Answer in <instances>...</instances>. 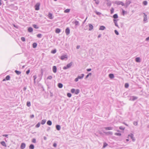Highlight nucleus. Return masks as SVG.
I'll return each mask as SVG.
<instances>
[{"label": "nucleus", "instance_id": "obj_1", "mask_svg": "<svg viewBox=\"0 0 149 149\" xmlns=\"http://www.w3.org/2000/svg\"><path fill=\"white\" fill-rule=\"evenodd\" d=\"M130 137V138L132 139L133 141H134L135 140L134 137V135L133 134H130L128 135V138H129Z\"/></svg>", "mask_w": 149, "mask_h": 149}, {"label": "nucleus", "instance_id": "obj_2", "mask_svg": "<svg viewBox=\"0 0 149 149\" xmlns=\"http://www.w3.org/2000/svg\"><path fill=\"white\" fill-rule=\"evenodd\" d=\"M40 3H37L35 6V10H39V7L40 6Z\"/></svg>", "mask_w": 149, "mask_h": 149}, {"label": "nucleus", "instance_id": "obj_3", "mask_svg": "<svg viewBox=\"0 0 149 149\" xmlns=\"http://www.w3.org/2000/svg\"><path fill=\"white\" fill-rule=\"evenodd\" d=\"M131 3V0H126L125 3L126 7H127Z\"/></svg>", "mask_w": 149, "mask_h": 149}, {"label": "nucleus", "instance_id": "obj_4", "mask_svg": "<svg viewBox=\"0 0 149 149\" xmlns=\"http://www.w3.org/2000/svg\"><path fill=\"white\" fill-rule=\"evenodd\" d=\"M115 3L117 5H121L123 6L124 5V3L121 1H116L115 2Z\"/></svg>", "mask_w": 149, "mask_h": 149}, {"label": "nucleus", "instance_id": "obj_5", "mask_svg": "<svg viewBox=\"0 0 149 149\" xmlns=\"http://www.w3.org/2000/svg\"><path fill=\"white\" fill-rule=\"evenodd\" d=\"M65 32L67 35H68L70 33V30L69 28H67L65 30Z\"/></svg>", "mask_w": 149, "mask_h": 149}, {"label": "nucleus", "instance_id": "obj_6", "mask_svg": "<svg viewBox=\"0 0 149 149\" xmlns=\"http://www.w3.org/2000/svg\"><path fill=\"white\" fill-rule=\"evenodd\" d=\"M26 147V144L24 143H22L20 146L21 149H24Z\"/></svg>", "mask_w": 149, "mask_h": 149}, {"label": "nucleus", "instance_id": "obj_7", "mask_svg": "<svg viewBox=\"0 0 149 149\" xmlns=\"http://www.w3.org/2000/svg\"><path fill=\"white\" fill-rule=\"evenodd\" d=\"M144 15L143 17V21L145 22L147 20V16L146 15L145 13H143Z\"/></svg>", "mask_w": 149, "mask_h": 149}, {"label": "nucleus", "instance_id": "obj_8", "mask_svg": "<svg viewBox=\"0 0 149 149\" xmlns=\"http://www.w3.org/2000/svg\"><path fill=\"white\" fill-rule=\"evenodd\" d=\"M57 71V68L55 66H54L53 67V72L55 73Z\"/></svg>", "mask_w": 149, "mask_h": 149}, {"label": "nucleus", "instance_id": "obj_9", "mask_svg": "<svg viewBox=\"0 0 149 149\" xmlns=\"http://www.w3.org/2000/svg\"><path fill=\"white\" fill-rule=\"evenodd\" d=\"M67 58V56L66 55H64L62 56L61 57V59L62 60H63L65 58Z\"/></svg>", "mask_w": 149, "mask_h": 149}, {"label": "nucleus", "instance_id": "obj_10", "mask_svg": "<svg viewBox=\"0 0 149 149\" xmlns=\"http://www.w3.org/2000/svg\"><path fill=\"white\" fill-rule=\"evenodd\" d=\"M104 133H105L106 135H112L113 134V132H104Z\"/></svg>", "mask_w": 149, "mask_h": 149}, {"label": "nucleus", "instance_id": "obj_11", "mask_svg": "<svg viewBox=\"0 0 149 149\" xmlns=\"http://www.w3.org/2000/svg\"><path fill=\"white\" fill-rule=\"evenodd\" d=\"M48 17L50 19H52L53 18L52 17V14L50 13H49Z\"/></svg>", "mask_w": 149, "mask_h": 149}, {"label": "nucleus", "instance_id": "obj_12", "mask_svg": "<svg viewBox=\"0 0 149 149\" xmlns=\"http://www.w3.org/2000/svg\"><path fill=\"white\" fill-rule=\"evenodd\" d=\"M81 76H78L77 77L79 79H83V78L84 77V74H81Z\"/></svg>", "mask_w": 149, "mask_h": 149}, {"label": "nucleus", "instance_id": "obj_13", "mask_svg": "<svg viewBox=\"0 0 149 149\" xmlns=\"http://www.w3.org/2000/svg\"><path fill=\"white\" fill-rule=\"evenodd\" d=\"M89 31H91L93 29V27L92 24H89Z\"/></svg>", "mask_w": 149, "mask_h": 149}, {"label": "nucleus", "instance_id": "obj_14", "mask_svg": "<svg viewBox=\"0 0 149 149\" xmlns=\"http://www.w3.org/2000/svg\"><path fill=\"white\" fill-rule=\"evenodd\" d=\"M104 128L107 130H111L113 129V127H105Z\"/></svg>", "mask_w": 149, "mask_h": 149}, {"label": "nucleus", "instance_id": "obj_15", "mask_svg": "<svg viewBox=\"0 0 149 149\" xmlns=\"http://www.w3.org/2000/svg\"><path fill=\"white\" fill-rule=\"evenodd\" d=\"M106 29V27L103 26H101L99 28V30H103Z\"/></svg>", "mask_w": 149, "mask_h": 149}, {"label": "nucleus", "instance_id": "obj_16", "mask_svg": "<svg viewBox=\"0 0 149 149\" xmlns=\"http://www.w3.org/2000/svg\"><path fill=\"white\" fill-rule=\"evenodd\" d=\"M113 22L114 23L115 25L116 26L118 27V28H119L118 25L117 23V20L116 19H113Z\"/></svg>", "mask_w": 149, "mask_h": 149}, {"label": "nucleus", "instance_id": "obj_17", "mask_svg": "<svg viewBox=\"0 0 149 149\" xmlns=\"http://www.w3.org/2000/svg\"><path fill=\"white\" fill-rule=\"evenodd\" d=\"M107 5L108 6H110L111 5V2L109 0H107Z\"/></svg>", "mask_w": 149, "mask_h": 149}, {"label": "nucleus", "instance_id": "obj_18", "mask_svg": "<svg viewBox=\"0 0 149 149\" xmlns=\"http://www.w3.org/2000/svg\"><path fill=\"white\" fill-rule=\"evenodd\" d=\"M135 61L136 62L138 63H139L141 62L140 59L139 57H137L135 58Z\"/></svg>", "mask_w": 149, "mask_h": 149}, {"label": "nucleus", "instance_id": "obj_19", "mask_svg": "<svg viewBox=\"0 0 149 149\" xmlns=\"http://www.w3.org/2000/svg\"><path fill=\"white\" fill-rule=\"evenodd\" d=\"M137 99V97L136 96H133L131 97V99L132 100L134 101Z\"/></svg>", "mask_w": 149, "mask_h": 149}, {"label": "nucleus", "instance_id": "obj_20", "mask_svg": "<svg viewBox=\"0 0 149 149\" xmlns=\"http://www.w3.org/2000/svg\"><path fill=\"white\" fill-rule=\"evenodd\" d=\"M58 86L59 88H61L63 86V85L61 83H59L58 84Z\"/></svg>", "mask_w": 149, "mask_h": 149}, {"label": "nucleus", "instance_id": "obj_21", "mask_svg": "<svg viewBox=\"0 0 149 149\" xmlns=\"http://www.w3.org/2000/svg\"><path fill=\"white\" fill-rule=\"evenodd\" d=\"M74 24L76 26H79V22L77 21H75L74 22Z\"/></svg>", "mask_w": 149, "mask_h": 149}, {"label": "nucleus", "instance_id": "obj_22", "mask_svg": "<svg viewBox=\"0 0 149 149\" xmlns=\"http://www.w3.org/2000/svg\"><path fill=\"white\" fill-rule=\"evenodd\" d=\"M72 62H71L70 63L68 64L67 65V67L68 68H70L72 65Z\"/></svg>", "mask_w": 149, "mask_h": 149}, {"label": "nucleus", "instance_id": "obj_23", "mask_svg": "<svg viewBox=\"0 0 149 149\" xmlns=\"http://www.w3.org/2000/svg\"><path fill=\"white\" fill-rule=\"evenodd\" d=\"M56 128L58 130H59L61 129V126L60 125H57L56 126Z\"/></svg>", "mask_w": 149, "mask_h": 149}, {"label": "nucleus", "instance_id": "obj_24", "mask_svg": "<svg viewBox=\"0 0 149 149\" xmlns=\"http://www.w3.org/2000/svg\"><path fill=\"white\" fill-rule=\"evenodd\" d=\"M109 77L111 79H113L114 77V75L112 74H109Z\"/></svg>", "mask_w": 149, "mask_h": 149}, {"label": "nucleus", "instance_id": "obj_25", "mask_svg": "<svg viewBox=\"0 0 149 149\" xmlns=\"http://www.w3.org/2000/svg\"><path fill=\"white\" fill-rule=\"evenodd\" d=\"M28 31L29 32H31L33 31V29L31 27H29L28 29Z\"/></svg>", "mask_w": 149, "mask_h": 149}, {"label": "nucleus", "instance_id": "obj_26", "mask_svg": "<svg viewBox=\"0 0 149 149\" xmlns=\"http://www.w3.org/2000/svg\"><path fill=\"white\" fill-rule=\"evenodd\" d=\"M29 148L30 149H34V146L33 144H31L29 146Z\"/></svg>", "mask_w": 149, "mask_h": 149}, {"label": "nucleus", "instance_id": "obj_27", "mask_svg": "<svg viewBox=\"0 0 149 149\" xmlns=\"http://www.w3.org/2000/svg\"><path fill=\"white\" fill-rule=\"evenodd\" d=\"M47 124L49 125H51L52 124V122L51 120H49L47 122Z\"/></svg>", "mask_w": 149, "mask_h": 149}, {"label": "nucleus", "instance_id": "obj_28", "mask_svg": "<svg viewBox=\"0 0 149 149\" xmlns=\"http://www.w3.org/2000/svg\"><path fill=\"white\" fill-rule=\"evenodd\" d=\"M1 144L3 146L6 147V145L4 141H2L1 142Z\"/></svg>", "mask_w": 149, "mask_h": 149}, {"label": "nucleus", "instance_id": "obj_29", "mask_svg": "<svg viewBox=\"0 0 149 149\" xmlns=\"http://www.w3.org/2000/svg\"><path fill=\"white\" fill-rule=\"evenodd\" d=\"M61 31V30L58 28H57L56 29L55 32L56 33H59Z\"/></svg>", "mask_w": 149, "mask_h": 149}, {"label": "nucleus", "instance_id": "obj_30", "mask_svg": "<svg viewBox=\"0 0 149 149\" xmlns=\"http://www.w3.org/2000/svg\"><path fill=\"white\" fill-rule=\"evenodd\" d=\"M15 72L17 75H19L21 73V72L20 71L17 70H15Z\"/></svg>", "mask_w": 149, "mask_h": 149}, {"label": "nucleus", "instance_id": "obj_31", "mask_svg": "<svg viewBox=\"0 0 149 149\" xmlns=\"http://www.w3.org/2000/svg\"><path fill=\"white\" fill-rule=\"evenodd\" d=\"M46 121V120L45 119L42 120L41 122V124L42 125L44 124L45 123Z\"/></svg>", "mask_w": 149, "mask_h": 149}, {"label": "nucleus", "instance_id": "obj_32", "mask_svg": "<svg viewBox=\"0 0 149 149\" xmlns=\"http://www.w3.org/2000/svg\"><path fill=\"white\" fill-rule=\"evenodd\" d=\"M118 17V15L117 14H114L113 16V17L114 19H117Z\"/></svg>", "mask_w": 149, "mask_h": 149}, {"label": "nucleus", "instance_id": "obj_33", "mask_svg": "<svg viewBox=\"0 0 149 149\" xmlns=\"http://www.w3.org/2000/svg\"><path fill=\"white\" fill-rule=\"evenodd\" d=\"M37 46V44L34 42L33 44V48H35Z\"/></svg>", "mask_w": 149, "mask_h": 149}, {"label": "nucleus", "instance_id": "obj_34", "mask_svg": "<svg viewBox=\"0 0 149 149\" xmlns=\"http://www.w3.org/2000/svg\"><path fill=\"white\" fill-rule=\"evenodd\" d=\"M10 77L9 75H7L6 76L5 78L6 80H10Z\"/></svg>", "mask_w": 149, "mask_h": 149}, {"label": "nucleus", "instance_id": "obj_35", "mask_svg": "<svg viewBox=\"0 0 149 149\" xmlns=\"http://www.w3.org/2000/svg\"><path fill=\"white\" fill-rule=\"evenodd\" d=\"M108 145V144L105 142L104 143L103 146V148H104Z\"/></svg>", "mask_w": 149, "mask_h": 149}, {"label": "nucleus", "instance_id": "obj_36", "mask_svg": "<svg viewBox=\"0 0 149 149\" xmlns=\"http://www.w3.org/2000/svg\"><path fill=\"white\" fill-rule=\"evenodd\" d=\"M70 9H68L65 10L64 11V13H69L70 12Z\"/></svg>", "mask_w": 149, "mask_h": 149}, {"label": "nucleus", "instance_id": "obj_37", "mask_svg": "<svg viewBox=\"0 0 149 149\" xmlns=\"http://www.w3.org/2000/svg\"><path fill=\"white\" fill-rule=\"evenodd\" d=\"M33 26L34 28L36 29H38L39 28V27L36 24H33Z\"/></svg>", "mask_w": 149, "mask_h": 149}, {"label": "nucleus", "instance_id": "obj_38", "mask_svg": "<svg viewBox=\"0 0 149 149\" xmlns=\"http://www.w3.org/2000/svg\"><path fill=\"white\" fill-rule=\"evenodd\" d=\"M143 4L144 5H146L148 4V2L146 1H144L143 2Z\"/></svg>", "mask_w": 149, "mask_h": 149}, {"label": "nucleus", "instance_id": "obj_39", "mask_svg": "<svg viewBox=\"0 0 149 149\" xmlns=\"http://www.w3.org/2000/svg\"><path fill=\"white\" fill-rule=\"evenodd\" d=\"M79 92V90L78 89H77L76 91H75V94H78Z\"/></svg>", "mask_w": 149, "mask_h": 149}, {"label": "nucleus", "instance_id": "obj_40", "mask_svg": "<svg viewBox=\"0 0 149 149\" xmlns=\"http://www.w3.org/2000/svg\"><path fill=\"white\" fill-rule=\"evenodd\" d=\"M67 96L69 97H71L72 95L70 93H68L67 94Z\"/></svg>", "mask_w": 149, "mask_h": 149}, {"label": "nucleus", "instance_id": "obj_41", "mask_svg": "<svg viewBox=\"0 0 149 149\" xmlns=\"http://www.w3.org/2000/svg\"><path fill=\"white\" fill-rule=\"evenodd\" d=\"M95 12L96 13V14L97 15H100L101 14V13H100L99 12H97L96 11H95Z\"/></svg>", "mask_w": 149, "mask_h": 149}, {"label": "nucleus", "instance_id": "obj_42", "mask_svg": "<svg viewBox=\"0 0 149 149\" xmlns=\"http://www.w3.org/2000/svg\"><path fill=\"white\" fill-rule=\"evenodd\" d=\"M40 125V123H38L36 125V127L37 128L39 127Z\"/></svg>", "mask_w": 149, "mask_h": 149}, {"label": "nucleus", "instance_id": "obj_43", "mask_svg": "<svg viewBox=\"0 0 149 149\" xmlns=\"http://www.w3.org/2000/svg\"><path fill=\"white\" fill-rule=\"evenodd\" d=\"M129 84L128 83H125V88H127L129 87Z\"/></svg>", "mask_w": 149, "mask_h": 149}, {"label": "nucleus", "instance_id": "obj_44", "mask_svg": "<svg viewBox=\"0 0 149 149\" xmlns=\"http://www.w3.org/2000/svg\"><path fill=\"white\" fill-rule=\"evenodd\" d=\"M27 106L28 107H29L31 106V103L30 102H27Z\"/></svg>", "mask_w": 149, "mask_h": 149}, {"label": "nucleus", "instance_id": "obj_45", "mask_svg": "<svg viewBox=\"0 0 149 149\" xmlns=\"http://www.w3.org/2000/svg\"><path fill=\"white\" fill-rule=\"evenodd\" d=\"M114 11V9L113 8H111V14L113 13Z\"/></svg>", "mask_w": 149, "mask_h": 149}, {"label": "nucleus", "instance_id": "obj_46", "mask_svg": "<svg viewBox=\"0 0 149 149\" xmlns=\"http://www.w3.org/2000/svg\"><path fill=\"white\" fill-rule=\"evenodd\" d=\"M71 92L72 93H74L75 92V89L74 88L71 89Z\"/></svg>", "mask_w": 149, "mask_h": 149}, {"label": "nucleus", "instance_id": "obj_47", "mask_svg": "<svg viewBox=\"0 0 149 149\" xmlns=\"http://www.w3.org/2000/svg\"><path fill=\"white\" fill-rule=\"evenodd\" d=\"M56 49L52 50L51 51V53L53 54H55L56 52Z\"/></svg>", "mask_w": 149, "mask_h": 149}, {"label": "nucleus", "instance_id": "obj_48", "mask_svg": "<svg viewBox=\"0 0 149 149\" xmlns=\"http://www.w3.org/2000/svg\"><path fill=\"white\" fill-rule=\"evenodd\" d=\"M21 40L23 41V42H24L25 41V38L24 37H22L21 38Z\"/></svg>", "mask_w": 149, "mask_h": 149}, {"label": "nucleus", "instance_id": "obj_49", "mask_svg": "<svg viewBox=\"0 0 149 149\" xmlns=\"http://www.w3.org/2000/svg\"><path fill=\"white\" fill-rule=\"evenodd\" d=\"M32 142L34 143H35L36 142V139H33L32 140Z\"/></svg>", "mask_w": 149, "mask_h": 149}, {"label": "nucleus", "instance_id": "obj_50", "mask_svg": "<svg viewBox=\"0 0 149 149\" xmlns=\"http://www.w3.org/2000/svg\"><path fill=\"white\" fill-rule=\"evenodd\" d=\"M119 129L122 130H124L125 129V128L123 127V126H120L119 127Z\"/></svg>", "mask_w": 149, "mask_h": 149}, {"label": "nucleus", "instance_id": "obj_51", "mask_svg": "<svg viewBox=\"0 0 149 149\" xmlns=\"http://www.w3.org/2000/svg\"><path fill=\"white\" fill-rule=\"evenodd\" d=\"M52 76H49L47 77V79H52Z\"/></svg>", "mask_w": 149, "mask_h": 149}, {"label": "nucleus", "instance_id": "obj_52", "mask_svg": "<svg viewBox=\"0 0 149 149\" xmlns=\"http://www.w3.org/2000/svg\"><path fill=\"white\" fill-rule=\"evenodd\" d=\"M115 134L117 136H121V134L119 133H116Z\"/></svg>", "mask_w": 149, "mask_h": 149}, {"label": "nucleus", "instance_id": "obj_53", "mask_svg": "<svg viewBox=\"0 0 149 149\" xmlns=\"http://www.w3.org/2000/svg\"><path fill=\"white\" fill-rule=\"evenodd\" d=\"M114 32L115 33H116V35H118L119 33L117 31V30H114Z\"/></svg>", "mask_w": 149, "mask_h": 149}, {"label": "nucleus", "instance_id": "obj_54", "mask_svg": "<svg viewBox=\"0 0 149 149\" xmlns=\"http://www.w3.org/2000/svg\"><path fill=\"white\" fill-rule=\"evenodd\" d=\"M37 36L38 38H41L42 37V34H38L37 35Z\"/></svg>", "mask_w": 149, "mask_h": 149}, {"label": "nucleus", "instance_id": "obj_55", "mask_svg": "<svg viewBox=\"0 0 149 149\" xmlns=\"http://www.w3.org/2000/svg\"><path fill=\"white\" fill-rule=\"evenodd\" d=\"M133 124L135 125H137L138 124V122L137 121H134Z\"/></svg>", "mask_w": 149, "mask_h": 149}, {"label": "nucleus", "instance_id": "obj_56", "mask_svg": "<svg viewBox=\"0 0 149 149\" xmlns=\"http://www.w3.org/2000/svg\"><path fill=\"white\" fill-rule=\"evenodd\" d=\"M53 146L54 147H56L57 146V144L56 143H54L53 144Z\"/></svg>", "mask_w": 149, "mask_h": 149}, {"label": "nucleus", "instance_id": "obj_57", "mask_svg": "<svg viewBox=\"0 0 149 149\" xmlns=\"http://www.w3.org/2000/svg\"><path fill=\"white\" fill-rule=\"evenodd\" d=\"M68 68L67 67V66H64V67L63 68V69L64 70H66L67 69V68Z\"/></svg>", "mask_w": 149, "mask_h": 149}, {"label": "nucleus", "instance_id": "obj_58", "mask_svg": "<svg viewBox=\"0 0 149 149\" xmlns=\"http://www.w3.org/2000/svg\"><path fill=\"white\" fill-rule=\"evenodd\" d=\"M33 78H34V80H36V79L37 78V77L36 75H34L33 76Z\"/></svg>", "mask_w": 149, "mask_h": 149}, {"label": "nucleus", "instance_id": "obj_59", "mask_svg": "<svg viewBox=\"0 0 149 149\" xmlns=\"http://www.w3.org/2000/svg\"><path fill=\"white\" fill-rule=\"evenodd\" d=\"M30 72V70H27L26 71V74H28Z\"/></svg>", "mask_w": 149, "mask_h": 149}, {"label": "nucleus", "instance_id": "obj_60", "mask_svg": "<svg viewBox=\"0 0 149 149\" xmlns=\"http://www.w3.org/2000/svg\"><path fill=\"white\" fill-rule=\"evenodd\" d=\"M78 79H79L78 78V77H77V78H76L75 79L74 81L75 82H77V81H78Z\"/></svg>", "mask_w": 149, "mask_h": 149}, {"label": "nucleus", "instance_id": "obj_61", "mask_svg": "<svg viewBox=\"0 0 149 149\" xmlns=\"http://www.w3.org/2000/svg\"><path fill=\"white\" fill-rule=\"evenodd\" d=\"M99 3V1L98 0H97L95 1V3L97 4H98Z\"/></svg>", "mask_w": 149, "mask_h": 149}, {"label": "nucleus", "instance_id": "obj_62", "mask_svg": "<svg viewBox=\"0 0 149 149\" xmlns=\"http://www.w3.org/2000/svg\"><path fill=\"white\" fill-rule=\"evenodd\" d=\"M3 3V1L2 0H0V6H1Z\"/></svg>", "mask_w": 149, "mask_h": 149}, {"label": "nucleus", "instance_id": "obj_63", "mask_svg": "<svg viewBox=\"0 0 149 149\" xmlns=\"http://www.w3.org/2000/svg\"><path fill=\"white\" fill-rule=\"evenodd\" d=\"M91 68H89L87 69V71L88 72L90 71L91 70Z\"/></svg>", "mask_w": 149, "mask_h": 149}, {"label": "nucleus", "instance_id": "obj_64", "mask_svg": "<svg viewBox=\"0 0 149 149\" xmlns=\"http://www.w3.org/2000/svg\"><path fill=\"white\" fill-rule=\"evenodd\" d=\"M149 40V37H148V38H146V41H148Z\"/></svg>", "mask_w": 149, "mask_h": 149}]
</instances>
